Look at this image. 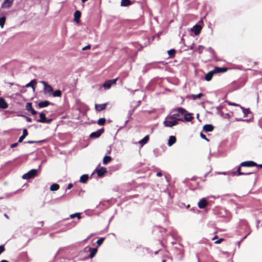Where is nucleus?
<instances>
[{
	"label": "nucleus",
	"instance_id": "1",
	"mask_svg": "<svg viewBox=\"0 0 262 262\" xmlns=\"http://www.w3.org/2000/svg\"><path fill=\"white\" fill-rule=\"evenodd\" d=\"M97 251H98L97 248H92L87 246L84 249L83 251L82 252H90V254L88 256H85L84 258V259H85L93 258L96 254Z\"/></svg>",
	"mask_w": 262,
	"mask_h": 262
},
{
	"label": "nucleus",
	"instance_id": "2",
	"mask_svg": "<svg viewBox=\"0 0 262 262\" xmlns=\"http://www.w3.org/2000/svg\"><path fill=\"white\" fill-rule=\"evenodd\" d=\"M40 83L43 85V93L45 94H51L53 92L52 86L45 81H41Z\"/></svg>",
	"mask_w": 262,
	"mask_h": 262
},
{
	"label": "nucleus",
	"instance_id": "3",
	"mask_svg": "<svg viewBox=\"0 0 262 262\" xmlns=\"http://www.w3.org/2000/svg\"><path fill=\"white\" fill-rule=\"evenodd\" d=\"M163 124L165 127H171L178 124V122L166 117L163 122Z\"/></svg>",
	"mask_w": 262,
	"mask_h": 262
},
{
	"label": "nucleus",
	"instance_id": "4",
	"mask_svg": "<svg viewBox=\"0 0 262 262\" xmlns=\"http://www.w3.org/2000/svg\"><path fill=\"white\" fill-rule=\"evenodd\" d=\"M37 174V170L35 169H31L27 173L23 174L22 178L23 179H29L34 178Z\"/></svg>",
	"mask_w": 262,
	"mask_h": 262
},
{
	"label": "nucleus",
	"instance_id": "5",
	"mask_svg": "<svg viewBox=\"0 0 262 262\" xmlns=\"http://www.w3.org/2000/svg\"><path fill=\"white\" fill-rule=\"evenodd\" d=\"M117 79L116 78L105 81L103 84V88L106 90L109 89L113 84H116Z\"/></svg>",
	"mask_w": 262,
	"mask_h": 262
},
{
	"label": "nucleus",
	"instance_id": "6",
	"mask_svg": "<svg viewBox=\"0 0 262 262\" xmlns=\"http://www.w3.org/2000/svg\"><path fill=\"white\" fill-rule=\"evenodd\" d=\"M103 132H104V129L103 128L97 130L96 132L91 133V135H90V137L92 138H98L101 135V134L103 133Z\"/></svg>",
	"mask_w": 262,
	"mask_h": 262
},
{
	"label": "nucleus",
	"instance_id": "7",
	"mask_svg": "<svg viewBox=\"0 0 262 262\" xmlns=\"http://www.w3.org/2000/svg\"><path fill=\"white\" fill-rule=\"evenodd\" d=\"M13 2V0H4L2 4L3 8L8 9L10 8Z\"/></svg>",
	"mask_w": 262,
	"mask_h": 262
},
{
	"label": "nucleus",
	"instance_id": "8",
	"mask_svg": "<svg viewBox=\"0 0 262 262\" xmlns=\"http://www.w3.org/2000/svg\"><path fill=\"white\" fill-rule=\"evenodd\" d=\"M257 165V164L253 161H246L241 163V166H246V167H252Z\"/></svg>",
	"mask_w": 262,
	"mask_h": 262
},
{
	"label": "nucleus",
	"instance_id": "9",
	"mask_svg": "<svg viewBox=\"0 0 262 262\" xmlns=\"http://www.w3.org/2000/svg\"><path fill=\"white\" fill-rule=\"evenodd\" d=\"M207 201L205 198L202 199L198 203V207L200 209L204 208L207 205Z\"/></svg>",
	"mask_w": 262,
	"mask_h": 262
},
{
	"label": "nucleus",
	"instance_id": "10",
	"mask_svg": "<svg viewBox=\"0 0 262 262\" xmlns=\"http://www.w3.org/2000/svg\"><path fill=\"white\" fill-rule=\"evenodd\" d=\"M107 105V103H103L100 104H95V109L97 111L100 112L104 110Z\"/></svg>",
	"mask_w": 262,
	"mask_h": 262
},
{
	"label": "nucleus",
	"instance_id": "11",
	"mask_svg": "<svg viewBox=\"0 0 262 262\" xmlns=\"http://www.w3.org/2000/svg\"><path fill=\"white\" fill-rule=\"evenodd\" d=\"M8 107V103L6 102L5 100L3 98H0V108L2 109H6Z\"/></svg>",
	"mask_w": 262,
	"mask_h": 262
},
{
	"label": "nucleus",
	"instance_id": "12",
	"mask_svg": "<svg viewBox=\"0 0 262 262\" xmlns=\"http://www.w3.org/2000/svg\"><path fill=\"white\" fill-rule=\"evenodd\" d=\"M106 172V169L105 167H101L97 170V173L98 177H102Z\"/></svg>",
	"mask_w": 262,
	"mask_h": 262
},
{
	"label": "nucleus",
	"instance_id": "13",
	"mask_svg": "<svg viewBox=\"0 0 262 262\" xmlns=\"http://www.w3.org/2000/svg\"><path fill=\"white\" fill-rule=\"evenodd\" d=\"M74 21L78 23L80 21V17L81 16V13L79 11L77 10L74 13Z\"/></svg>",
	"mask_w": 262,
	"mask_h": 262
},
{
	"label": "nucleus",
	"instance_id": "14",
	"mask_svg": "<svg viewBox=\"0 0 262 262\" xmlns=\"http://www.w3.org/2000/svg\"><path fill=\"white\" fill-rule=\"evenodd\" d=\"M202 27L200 25H195L192 28V31H193L195 35H198L200 33Z\"/></svg>",
	"mask_w": 262,
	"mask_h": 262
},
{
	"label": "nucleus",
	"instance_id": "15",
	"mask_svg": "<svg viewBox=\"0 0 262 262\" xmlns=\"http://www.w3.org/2000/svg\"><path fill=\"white\" fill-rule=\"evenodd\" d=\"M215 74L213 70L209 71L205 77V79L206 81H209L211 80L213 74Z\"/></svg>",
	"mask_w": 262,
	"mask_h": 262
},
{
	"label": "nucleus",
	"instance_id": "16",
	"mask_svg": "<svg viewBox=\"0 0 262 262\" xmlns=\"http://www.w3.org/2000/svg\"><path fill=\"white\" fill-rule=\"evenodd\" d=\"M50 104V102L47 100L41 101L38 103V106L39 108H43L48 106Z\"/></svg>",
	"mask_w": 262,
	"mask_h": 262
},
{
	"label": "nucleus",
	"instance_id": "17",
	"mask_svg": "<svg viewBox=\"0 0 262 262\" xmlns=\"http://www.w3.org/2000/svg\"><path fill=\"white\" fill-rule=\"evenodd\" d=\"M40 119L37 120V122L45 123V121L46 119V114L43 112H41L39 114Z\"/></svg>",
	"mask_w": 262,
	"mask_h": 262
},
{
	"label": "nucleus",
	"instance_id": "18",
	"mask_svg": "<svg viewBox=\"0 0 262 262\" xmlns=\"http://www.w3.org/2000/svg\"><path fill=\"white\" fill-rule=\"evenodd\" d=\"M203 129L206 132H211L213 129V126L211 124H206L203 126Z\"/></svg>",
	"mask_w": 262,
	"mask_h": 262
},
{
	"label": "nucleus",
	"instance_id": "19",
	"mask_svg": "<svg viewBox=\"0 0 262 262\" xmlns=\"http://www.w3.org/2000/svg\"><path fill=\"white\" fill-rule=\"evenodd\" d=\"M213 71L214 73H223L227 71V69L225 68L216 67L213 70Z\"/></svg>",
	"mask_w": 262,
	"mask_h": 262
},
{
	"label": "nucleus",
	"instance_id": "20",
	"mask_svg": "<svg viewBox=\"0 0 262 262\" xmlns=\"http://www.w3.org/2000/svg\"><path fill=\"white\" fill-rule=\"evenodd\" d=\"M176 142V138L174 136H170V137L169 138L168 145V146H171L174 143H175Z\"/></svg>",
	"mask_w": 262,
	"mask_h": 262
},
{
	"label": "nucleus",
	"instance_id": "21",
	"mask_svg": "<svg viewBox=\"0 0 262 262\" xmlns=\"http://www.w3.org/2000/svg\"><path fill=\"white\" fill-rule=\"evenodd\" d=\"M168 118L171 119L176 122H178L180 120L179 119V114H174L170 116H167Z\"/></svg>",
	"mask_w": 262,
	"mask_h": 262
},
{
	"label": "nucleus",
	"instance_id": "22",
	"mask_svg": "<svg viewBox=\"0 0 262 262\" xmlns=\"http://www.w3.org/2000/svg\"><path fill=\"white\" fill-rule=\"evenodd\" d=\"M36 84V81L35 80H31L29 83L26 84V87L29 88L31 87L32 88L33 91H35V87L34 84Z\"/></svg>",
	"mask_w": 262,
	"mask_h": 262
},
{
	"label": "nucleus",
	"instance_id": "23",
	"mask_svg": "<svg viewBox=\"0 0 262 262\" xmlns=\"http://www.w3.org/2000/svg\"><path fill=\"white\" fill-rule=\"evenodd\" d=\"M148 140H149V136H148V135H147L145 137H144L143 138V139H142L141 140L139 141V143L141 144L142 146H143L148 142Z\"/></svg>",
	"mask_w": 262,
	"mask_h": 262
},
{
	"label": "nucleus",
	"instance_id": "24",
	"mask_svg": "<svg viewBox=\"0 0 262 262\" xmlns=\"http://www.w3.org/2000/svg\"><path fill=\"white\" fill-rule=\"evenodd\" d=\"M241 168L240 167H239L237 170L238 175H249V174H252L254 173L253 172H242L241 171Z\"/></svg>",
	"mask_w": 262,
	"mask_h": 262
},
{
	"label": "nucleus",
	"instance_id": "25",
	"mask_svg": "<svg viewBox=\"0 0 262 262\" xmlns=\"http://www.w3.org/2000/svg\"><path fill=\"white\" fill-rule=\"evenodd\" d=\"M59 188V186L58 184L54 183L51 185L50 189L51 191H56Z\"/></svg>",
	"mask_w": 262,
	"mask_h": 262
},
{
	"label": "nucleus",
	"instance_id": "26",
	"mask_svg": "<svg viewBox=\"0 0 262 262\" xmlns=\"http://www.w3.org/2000/svg\"><path fill=\"white\" fill-rule=\"evenodd\" d=\"M131 4V2L129 0H122L121 3V6L123 7L128 6Z\"/></svg>",
	"mask_w": 262,
	"mask_h": 262
},
{
	"label": "nucleus",
	"instance_id": "27",
	"mask_svg": "<svg viewBox=\"0 0 262 262\" xmlns=\"http://www.w3.org/2000/svg\"><path fill=\"white\" fill-rule=\"evenodd\" d=\"M112 160V158L110 156H105L103 159V163L104 164H107L110 163Z\"/></svg>",
	"mask_w": 262,
	"mask_h": 262
},
{
	"label": "nucleus",
	"instance_id": "28",
	"mask_svg": "<svg viewBox=\"0 0 262 262\" xmlns=\"http://www.w3.org/2000/svg\"><path fill=\"white\" fill-rule=\"evenodd\" d=\"M61 91L58 90H56L55 91H54V92L52 93V96L53 97H61Z\"/></svg>",
	"mask_w": 262,
	"mask_h": 262
},
{
	"label": "nucleus",
	"instance_id": "29",
	"mask_svg": "<svg viewBox=\"0 0 262 262\" xmlns=\"http://www.w3.org/2000/svg\"><path fill=\"white\" fill-rule=\"evenodd\" d=\"M88 179V176L87 174H83L81 176L80 178V182L81 183H85Z\"/></svg>",
	"mask_w": 262,
	"mask_h": 262
},
{
	"label": "nucleus",
	"instance_id": "30",
	"mask_svg": "<svg viewBox=\"0 0 262 262\" xmlns=\"http://www.w3.org/2000/svg\"><path fill=\"white\" fill-rule=\"evenodd\" d=\"M184 119L187 121H190L193 119L190 114H187L184 115Z\"/></svg>",
	"mask_w": 262,
	"mask_h": 262
},
{
	"label": "nucleus",
	"instance_id": "31",
	"mask_svg": "<svg viewBox=\"0 0 262 262\" xmlns=\"http://www.w3.org/2000/svg\"><path fill=\"white\" fill-rule=\"evenodd\" d=\"M5 21L6 17L5 16H3L0 18V26L2 28L4 27Z\"/></svg>",
	"mask_w": 262,
	"mask_h": 262
},
{
	"label": "nucleus",
	"instance_id": "32",
	"mask_svg": "<svg viewBox=\"0 0 262 262\" xmlns=\"http://www.w3.org/2000/svg\"><path fill=\"white\" fill-rule=\"evenodd\" d=\"M33 108L32 106V103L31 102H27L26 105V110L27 111L30 112L31 110H32Z\"/></svg>",
	"mask_w": 262,
	"mask_h": 262
},
{
	"label": "nucleus",
	"instance_id": "33",
	"mask_svg": "<svg viewBox=\"0 0 262 262\" xmlns=\"http://www.w3.org/2000/svg\"><path fill=\"white\" fill-rule=\"evenodd\" d=\"M202 96H203V94L202 93H199V94H198L197 95L192 94L191 95V97L192 98V99L193 100H195L196 99L201 98Z\"/></svg>",
	"mask_w": 262,
	"mask_h": 262
},
{
	"label": "nucleus",
	"instance_id": "34",
	"mask_svg": "<svg viewBox=\"0 0 262 262\" xmlns=\"http://www.w3.org/2000/svg\"><path fill=\"white\" fill-rule=\"evenodd\" d=\"M176 111L178 112V114H179V115H180V114L182 115V114L185 113L186 112V111L185 109H184L182 107L178 108L176 110Z\"/></svg>",
	"mask_w": 262,
	"mask_h": 262
},
{
	"label": "nucleus",
	"instance_id": "35",
	"mask_svg": "<svg viewBox=\"0 0 262 262\" xmlns=\"http://www.w3.org/2000/svg\"><path fill=\"white\" fill-rule=\"evenodd\" d=\"M240 107H241V109L242 110L243 112L245 115V116H246L250 113V111L249 109L245 108L244 107L241 106Z\"/></svg>",
	"mask_w": 262,
	"mask_h": 262
},
{
	"label": "nucleus",
	"instance_id": "36",
	"mask_svg": "<svg viewBox=\"0 0 262 262\" xmlns=\"http://www.w3.org/2000/svg\"><path fill=\"white\" fill-rule=\"evenodd\" d=\"M105 122V119L102 118H100L98 120L97 123L99 125H103L104 124Z\"/></svg>",
	"mask_w": 262,
	"mask_h": 262
},
{
	"label": "nucleus",
	"instance_id": "37",
	"mask_svg": "<svg viewBox=\"0 0 262 262\" xmlns=\"http://www.w3.org/2000/svg\"><path fill=\"white\" fill-rule=\"evenodd\" d=\"M204 47L203 46H199L198 48L196 49V51H197L199 53L201 54L202 53L203 50H204Z\"/></svg>",
	"mask_w": 262,
	"mask_h": 262
},
{
	"label": "nucleus",
	"instance_id": "38",
	"mask_svg": "<svg viewBox=\"0 0 262 262\" xmlns=\"http://www.w3.org/2000/svg\"><path fill=\"white\" fill-rule=\"evenodd\" d=\"M75 217H77L78 219H80V214L79 213H76L74 214H72L70 215V217L71 219H73Z\"/></svg>",
	"mask_w": 262,
	"mask_h": 262
},
{
	"label": "nucleus",
	"instance_id": "39",
	"mask_svg": "<svg viewBox=\"0 0 262 262\" xmlns=\"http://www.w3.org/2000/svg\"><path fill=\"white\" fill-rule=\"evenodd\" d=\"M104 240V238L101 237L97 241V244L98 246H100Z\"/></svg>",
	"mask_w": 262,
	"mask_h": 262
},
{
	"label": "nucleus",
	"instance_id": "40",
	"mask_svg": "<svg viewBox=\"0 0 262 262\" xmlns=\"http://www.w3.org/2000/svg\"><path fill=\"white\" fill-rule=\"evenodd\" d=\"M175 53V50L174 49H171L168 51V53L169 56H171L173 55Z\"/></svg>",
	"mask_w": 262,
	"mask_h": 262
},
{
	"label": "nucleus",
	"instance_id": "41",
	"mask_svg": "<svg viewBox=\"0 0 262 262\" xmlns=\"http://www.w3.org/2000/svg\"><path fill=\"white\" fill-rule=\"evenodd\" d=\"M42 142V141H28L27 142V143H29V144H33V143H40Z\"/></svg>",
	"mask_w": 262,
	"mask_h": 262
},
{
	"label": "nucleus",
	"instance_id": "42",
	"mask_svg": "<svg viewBox=\"0 0 262 262\" xmlns=\"http://www.w3.org/2000/svg\"><path fill=\"white\" fill-rule=\"evenodd\" d=\"M28 133L27 130L26 129H24L23 136H24L25 137H26V136L28 135Z\"/></svg>",
	"mask_w": 262,
	"mask_h": 262
},
{
	"label": "nucleus",
	"instance_id": "43",
	"mask_svg": "<svg viewBox=\"0 0 262 262\" xmlns=\"http://www.w3.org/2000/svg\"><path fill=\"white\" fill-rule=\"evenodd\" d=\"M26 137H25L24 136H23V135L21 136L19 139H18V143H21L23 142V141L24 140V139Z\"/></svg>",
	"mask_w": 262,
	"mask_h": 262
},
{
	"label": "nucleus",
	"instance_id": "44",
	"mask_svg": "<svg viewBox=\"0 0 262 262\" xmlns=\"http://www.w3.org/2000/svg\"><path fill=\"white\" fill-rule=\"evenodd\" d=\"M23 116L26 118L27 122H32V119L30 118H29L28 117H26L25 116Z\"/></svg>",
	"mask_w": 262,
	"mask_h": 262
},
{
	"label": "nucleus",
	"instance_id": "45",
	"mask_svg": "<svg viewBox=\"0 0 262 262\" xmlns=\"http://www.w3.org/2000/svg\"><path fill=\"white\" fill-rule=\"evenodd\" d=\"M91 48V45H88L82 48V50H86Z\"/></svg>",
	"mask_w": 262,
	"mask_h": 262
},
{
	"label": "nucleus",
	"instance_id": "46",
	"mask_svg": "<svg viewBox=\"0 0 262 262\" xmlns=\"http://www.w3.org/2000/svg\"><path fill=\"white\" fill-rule=\"evenodd\" d=\"M52 121V119H46L45 121V123H46L47 124H50Z\"/></svg>",
	"mask_w": 262,
	"mask_h": 262
},
{
	"label": "nucleus",
	"instance_id": "47",
	"mask_svg": "<svg viewBox=\"0 0 262 262\" xmlns=\"http://www.w3.org/2000/svg\"><path fill=\"white\" fill-rule=\"evenodd\" d=\"M5 250V248L3 246H0V254L3 253Z\"/></svg>",
	"mask_w": 262,
	"mask_h": 262
},
{
	"label": "nucleus",
	"instance_id": "48",
	"mask_svg": "<svg viewBox=\"0 0 262 262\" xmlns=\"http://www.w3.org/2000/svg\"><path fill=\"white\" fill-rule=\"evenodd\" d=\"M201 137L202 138L204 139H205L207 141H208L209 140L206 137V136L205 135H204L203 134L201 133Z\"/></svg>",
	"mask_w": 262,
	"mask_h": 262
},
{
	"label": "nucleus",
	"instance_id": "49",
	"mask_svg": "<svg viewBox=\"0 0 262 262\" xmlns=\"http://www.w3.org/2000/svg\"><path fill=\"white\" fill-rule=\"evenodd\" d=\"M32 115H36L37 114V112L35 111L33 108L30 111Z\"/></svg>",
	"mask_w": 262,
	"mask_h": 262
},
{
	"label": "nucleus",
	"instance_id": "50",
	"mask_svg": "<svg viewBox=\"0 0 262 262\" xmlns=\"http://www.w3.org/2000/svg\"><path fill=\"white\" fill-rule=\"evenodd\" d=\"M17 145H18V143H13L11 145V147L14 148V147H16L17 146Z\"/></svg>",
	"mask_w": 262,
	"mask_h": 262
},
{
	"label": "nucleus",
	"instance_id": "51",
	"mask_svg": "<svg viewBox=\"0 0 262 262\" xmlns=\"http://www.w3.org/2000/svg\"><path fill=\"white\" fill-rule=\"evenodd\" d=\"M223 241V238H220L219 240L215 242V244H220L221 243L222 241Z\"/></svg>",
	"mask_w": 262,
	"mask_h": 262
},
{
	"label": "nucleus",
	"instance_id": "52",
	"mask_svg": "<svg viewBox=\"0 0 262 262\" xmlns=\"http://www.w3.org/2000/svg\"><path fill=\"white\" fill-rule=\"evenodd\" d=\"M73 187V184H71V183H70L68 184V187H67V189H70L71 188H72Z\"/></svg>",
	"mask_w": 262,
	"mask_h": 262
},
{
	"label": "nucleus",
	"instance_id": "53",
	"mask_svg": "<svg viewBox=\"0 0 262 262\" xmlns=\"http://www.w3.org/2000/svg\"><path fill=\"white\" fill-rule=\"evenodd\" d=\"M229 104L233 106H238V105L234 103H229Z\"/></svg>",
	"mask_w": 262,
	"mask_h": 262
},
{
	"label": "nucleus",
	"instance_id": "54",
	"mask_svg": "<svg viewBox=\"0 0 262 262\" xmlns=\"http://www.w3.org/2000/svg\"><path fill=\"white\" fill-rule=\"evenodd\" d=\"M157 176L158 177H161L162 176V173L161 172H159L157 173Z\"/></svg>",
	"mask_w": 262,
	"mask_h": 262
},
{
	"label": "nucleus",
	"instance_id": "55",
	"mask_svg": "<svg viewBox=\"0 0 262 262\" xmlns=\"http://www.w3.org/2000/svg\"><path fill=\"white\" fill-rule=\"evenodd\" d=\"M256 166H258L259 167L262 168V164H257V165H256Z\"/></svg>",
	"mask_w": 262,
	"mask_h": 262
},
{
	"label": "nucleus",
	"instance_id": "56",
	"mask_svg": "<svg viewBox=\"0 0 262 262\" xmlns=\"http://www.w3.org/2000/svg\"><path fill=\"white\" fill-rule=\"evenodd\" d=\"M0 262H9V261L6 260H1Z\"/></svg>",
	"mask_w": 262,
	"mask_h": 262
},
{
	"label": "nucleus",
	"instance_id": "57",
	"mask_svg": "<svg viewBox=\"0 0 262 262\" xmlns=\"http://www.w3.org/2000/svg\"><path fill=\"white\" fill-rule=\"evenodd\" d=\"M88 0H81V2L84 3L85 2H86Z\"/></svg>",
	"mask_w": 262,
	"mask_h": 262
},
{
	"label": "nucleus",
	"instance_id": "58",
	"mask_svg": "<svg viewBox=\"0 0 262 262\" xmlns=\"http://www.w3.org/2000/svg\"><path fill=\"white\" fill-rule=\"evenodd\" d=\"M222 174H226V172H223V173H222Z\"/></svg>",
	"mask_w": 262,
	"mask_h": 262
},
{
	"label": "nucleus",
	"instance_id": "59",
	"mask_svg": "<svg viewBox=\"0 0 262 262\" xmlns=\"http://www.w3.org/2000/svg\"><path fill=\"white\" fill-rule=\"evenodd\" d=\"M89 238V237H88L86 239L84 240V241H86Z\"/></svg>",
	"mask_w": 262,
	"mask_h": 262
},
{
	"label": "nucleus",
	"instance_id": "60",
	"mask_svg": "<svg viewBox=\"0 0 262 262\" xmlns=\"http://www.w3.org/2000/svg\"><path fill=\"white\" fill-rule=\"evenodd\" d=\"M5 216L6 217H7V218H8V216H7V215L6 214H5Z\"/></svg>",
	"mask_w": 262,
	"mask_h": 262
},
{
	"label": "nucleus",
	"instance_id": "61",
	"mask_svg": "<svg viewBox=\"0 0 262 262\" xmlns=\"http://www.w3.org/2000/svg\"><path fill=\"white\" fill-rule=\"evenodd\" d=\"M162 262H165V260H163Z\"/></svg>",
	"mask_w": 262,
	"mask_h": 262
}]
</instances>
